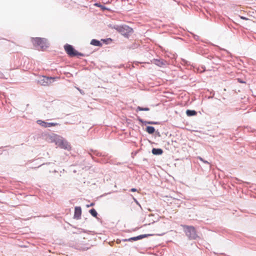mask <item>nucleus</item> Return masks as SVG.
<instances>
[{
  "instance_id": "nucleus-7",
  "label": "nucleus",
  "mask_w": 256,
  "mask_h": 256,
  "mask_svg": "<svg viewBox=\"0 0 256 256\" xmlns=\"http://www.w3.org/2000/svg\"><path fill=\"white\" fill-rule=\"evenodd\" d=\"M56 78H58L43 76L41 80V82L42 84L48 85L54 82V80Z\"/></svg>"
},
{
  "instance_id": "nucleus-24",
  "label": "nucleus",
  "mask_w": 256,
  "mask_h": 256,
  "mask_svg": "<svg viewBox=\"0 0 256 256\" xmlns=\"http://www.w3.org/2000/svg\"><path fill=\"white\" fill-rule=\"evenodd\" d=\"M94 205V204H91L90 206H92Z\"/></svg>"
},
{
  "instance_id": "nucleus-16",
  "label": "nucleus",
  "mask_w": 256,
  "mask_h": 256,
  "mask_svg": "<svg viewBox=\"0 0 256 256\" xmlns=\"http://www.w3.org/2000/svg\"><path fill=\"white\" fill-rule=\"evenodd\" d=\"M131 240H137V238H136V236H134V237H132V238H130L128 239H125V240H124V242H126V241H131Z\"/></svg>"
},
{
  "instance_id": "nucleus-18",
  "label": "nucleus",
  "mask_w": 256,
  "mask_h": 256,
  "mask_svg": "<svg viewBox=\"0 0 256 256\" xmlns=\"http://www.w3.org/2000/svg\"><path fill=\"white\" fill-rule=\"evenodd\" d=\"M137 190L136 188H132L130 190V191L132 192H136Z\"/></svg>"
},
{
  "instance_id": "nucleus-17",
  "label": "nucleus",
  "mask_w": 256,
  "mask_h": 256,
  "mask_svg": "<svg viewBox=\"0 0 256 256\" xmlns=\"http://www.w3.org/2000/svg\"><path fill=\"white\" fill-rule=\"evenodd\" d=\"M146 123L148 124H158L157 122H146Z\"/></svg>"
},
{
  "instance_id": "nucleus-2",
  "label": "nucleus",
  "mask_w": 256,
  "mask_h": 256,
  "mask_svg": "<svg viewBox=\"0 0 256 256\" xmlns=\"http://www.w3.org/2000/svg\"><path fill=\"white\" fill-rule=\"evenodd\" d=\"M186 235L190 239H195L197 237L196 230L192 226H182Z\"/></svg>"
},
{
  "instance_id": "nucleus-23",
  "label": "nucleus",
  "mask_w": 256,
  "mask_h": 256,
  "mask_svg": "<svg viewBox=\"0 0 256 256\" xmlns=\"http://www.w3.org/2000/svg\"><path fill=\"white\" fill-rule=\"evenodd\" d=\"M174 202H179L180 200H178L174 199Z\"/></svg>"
},
{
  "instance_id": "nucleus-22",
  "label": "nucleus",
  "mask_w": 256,
  "mask_h": 256,
  "mask_svg": "<svg viewBox=\"0 0 256 256\" xmlns=\"http://www.w3.org/2000/svg\"><path fill=\"white\" fill-rule=\"evenodd\" d=\"M203 162L206 163V164H208V163L207 161L204 160Z\"/></svg>"
},
{
  "instance_id": "nucleus-13",
  "label": "nucleus",
  "mask_w": 256,
  "mask_h": 256,
  "mask_svg": "<svg viewBox=\"0 0 256 256\" xmlns=\"http://www.w3.org/2000/svg\"><path fill=\"white\" fill-rule=\"evenodd\" d=\"M150 110V108H142L140 106H138L137 108H136V111H148Z\"/></svg>"
},
{
  "instance_id": "nucleus-1",
  "label": "nucleus",
  "mask_w": 256,
  "mask_h": 256,
  "mask_svg": "<svg viewBox=\"0 0 256 256\" xmlns=\"http://www.w3.org/2000/svg\"><path fill=\"white\" fill-rule=\"evenodd\" d=\"M32 42L36 47H40L41 50H44L48 47L46 40L44 38H32Z\"/></svg>"
},
{
  "instance_id": "nucleus-9",
  "label": "nucleus",
  "mask_w": 256,
  "mask_h": 256,
  "mask_svg": "<svg viewBox=\"0 0 256 256\" xmlns=\"http://www.w3.org/2000/svg\"><path fill=\"white\" fill-rule=\"evenodd\" d=\"M163 152V150L160 148H154L152 150V153L155 155H160Z\"/></svg>"
},
{
  "instance_id": "nucleus-20",
  "label": "nucleus",
  "mask_w": 256,
  "mask_h": 256,
  "mask_svg": "<svg viewBox=\"0 0 256 256\" xmlns=\"http://www.w3.org/2000/svg\"><path fill=\"white\" fill-rule=\"evenodd\" d=\"M4 77V75L2 73L0 72V78H2Z\"/></svg>"
},
{
  "instance_id": "nucleus-8",
  "label": "nucleus",
  "mask_w": 256,
  "mask_h": 256,
  "mask_svg": "<svg viewBox=\"0 0 256 256\" xmlns=\"http://www.w3.org/2000/svg\"><path fill=\"white\" fill-rule=\"evenodd\" d=\"M82 215V210L80 207L76 206L74 209V218L77 220L80 218Z\"/></svg>"
},
{
  "instance_id": "nucleus-26",
  "label": "nucleus",
  "mask_w": 256,
  "mask_h": 256,
  "mask_svg": "<svg viewBox=\"0 0 256 256\" xmlns=\"http://www.w3.org/2000/svg\"><path fill=\"white\" fill-rule=\"evenodd\" d=\"M238 81H239L240 82H241V83H243V82H242V80H240H240H238Z\"/></svg>"
},
{
  "instance_id": "nucleus-21",
  "label": "nucleus",
  "mask_w": 256,
  "mask_h": 256,
  "mask_svg": "<svg viewBox=\"0 0 256 256\" xmlns=\"http://www.w3.org/2000/svg\"><path fill=\"white\" fill-rule=\"evenodd\" d=\"M198 158L201 161H202V162H203V161H204V160H203L202 158H200V157H198Z\"/></svg>"
},
{
  "instance_id": "nucleus-19",
  "label": "nucleus",
  "mask_w": 256,
  "mask_h": 256,
  "mask_svg": "<svg viewBox=\"0 0 256 256\" xmlns=\"http://www.w3.org/2000/svg\"><path fill=\"white\" fill-rule=\"evenodd\" d=\"M240 18L242 19V20H248V18H245L244 16H240Z\"/></svg>"
},
{
  "instance_id": "nucleus-10",
  "label": "nucleus",
  "mask_w": 256,
  "mask_h": 256,
  "mask_svg": "<svg viewBox=\"0 0 256 256\" xmlns=\"http://www.w3.org/2000/svg\"><path fill=\"white\" fill-rule=\"evenodd\" d=\"M186 114L188 116H194L196 114V112L194 110H188L186 111Z\"/></svg>"
},
{
  "instance_id": "nucleus-14",
  "label": "nucleus",
  "mask_w": 256,
  "mask_h": 256,
  "mask_svg": "<svg viewBox=\"0 0 256 256\" xmlns=\"http://www.w3.org/2000/svg\"><path fill=\"white\" fill-rule=\"evenodd\" d=\"M152 236V234H142V235H140L138 236H136V238H137V240H140V239H142L143 238H146L148 236Z\"/></svg>"
},
{
  "instance_id": "nucleus-25",
  "label": "nucleus",
  "mask_w": 256,
  "mask_h": 256,
  "mask_svg": "<svg viewBox=\"0 0 256 256\" xmlns=\"http://www.w3.org/2000/svg\"><path fill=\"white\" fill-rule=\"evenodd\" d=\"M120 242V240H116V243H117V244H118Z\"/></svg>"
},
{
  "instance_id": "nucleus-11",
  "label": "nucleus",
  "mask_w": 256,
  "mask_h": 256,
  "mask_svg": "<svg viewBox=\"0 0 256 256\" xmlns=\"http://www.w3.org/2000/svg\"><path fill=\"white\" fill-rule=\"evenodd\" d=\"M146 131L150 134H152L154 132L155 129L153 126H148L146 128Z\"/></svg>"
},
{
  "instance_id": "nucleus-6",
  "label": "nucleus",
  "mask_w": 256,
  "mask_h": 256,
  "mask_svg": "<svg viewBox=\"0 0 256 256\" xmlns=\"http://www.w3.org/2000/svg\"><path fill=\"white\" fill-rule=\"evenodd\" d=\"M36 123L44 128L55 126L59 124L56 122H48L40 120H36Z\"/></svg>"
},
{
  "instance_id": "nucleus-12",
  "label": "nucleus",
  "mask_w": 256,
  "mask_h": 256,
  "mask_svg": "<svg viewBox=\"0 0 256 256\" xmlns=\"http://www.w3.org/2000/svg\"><path fill=\"white\" fill-rule=\"evenodd\" d=\"M90 44L95 46H100L102 44L100 41L95 39H93L91 40Z\"/></svg>"
},
{
  "instance_id": "nucleus-3",
  "label": "nucleus",
  "mask_w": 256,
  "mask_h": 256,
  "mask_svg": "<svg viewBox=\"0 0 256 256\" xmlns=\"http://www.w3.org/2000/svg\"><path fill=\"white\" fill-rule=\"evenodd\" d=\"M64 48L67 54L71 57L76 56H84V54L80 53L75 50L71 45L67 44L64 46Z\"/></svg>"
},
{
  "instance_id": "nucleus-4",
  "label": "nucleus",
  "mask_w": 256,
  "mask_h": 256,
  "mask_svg": "<svg viewBox=\"0 0 256 256\" xmlns=\"http://www.w3.org/2000/svg\"><path fill=\"white\" fill-rule=\"evenodd\" d=\"M114 28L122 34L127 36L130 34L132 32V29L127 26H115Z\"/></svg>"
},
{
  "instance_id": "nucleus-5",
  "label": "nucleus",
  "mask_w": 256,
  "mask_h": 256,
  "mask_svg": "<svg viewBox=\"0 0 256 256\" xmlns=\"http://www.w3.org/2000/svg\"><path fill=\"white\" fill-rule=\"evenodd\" d=\"M56 144L62 148L67 150L70 149V146L69 144L64 139H60L56 142Z\"/></svg>"
},
{
  "instance_id": "nucleus-15",
  "label": "nucleus",
  "mask_w": 256,
  "mask_h": 256,
  "mask_svg": "<svg viewBox=\"0 0 256 256\" xmlns=\"http://www.w3.org/2000/svg\"><path fill=\"white\" fill-rule=\"evenodd\" d=\"M90 212L93 216L96 217L98 214L94 209H91Z\"/></svg>"
}]
</instances>
